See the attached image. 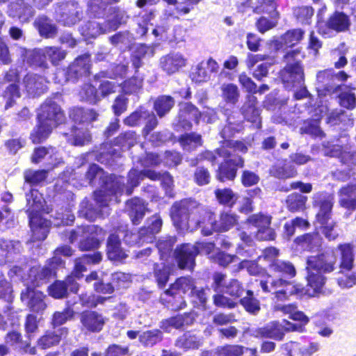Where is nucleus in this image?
Listing matches in <instances>:
<instances>
[{"mask_svg": "<svg viewBox=\"0 0 356 356\" xmlns=\"http://www.w3.org/2000/svg\"><path fill=\"white\" fill-rule=\"evenodd\" d=\"M154 54V49L144 44H138L132 56V63L136 69L142 65V59L146 57H152Z\"/></svg>", "mask_w": 356, "mask_h": 356, "instance_id": "nucleus-58", "label": "nucleus"}, {"mask_svg": "<svg viewBox=\"0 0 356 356\" xmlns=\"http://www.w3.org/2000/svg\"><path fill=\"white\" fill-rule=\"evenodd\" d=\"M289 314L290 318L294 321V323H291L286 320H284L283 323L273 321L268 323L264 327L259 328L257 334L261 337L281 341L287 332L297 331L302 332L305 330V325L309 322V318L305 313Z\"/></svg>", "mask_w": 356, "mask_h": 356, "instance_id": "nucleus-9", "label": "nucleus"}, {"mask_svg": "<svg viewBox=\"0 0 356 356\" xmlns=\"http://www.w3.org/2000/svg\"><path fill=\"white\" fill-rule=\"evenodd\" d=\"M296 240L303 248L309 251L318 250L322 245V238L318 233L307 234Z\"/></svg>", "mask_w": 356, "mask_h": 356, "instance_id": "nucleus-55", "label": "nucleus"}, {"mask_svg": "<svg viewBox=\"0 0 356 356\" xmlns=\"http://www.w3.org/2000/svg\"><path fill=\"white\" fill-rule=\"evenodd\" d=\"M213 249L214 244L211 242H197L194 245L186 243L177 247L174 255L180 268L191 270L198 254H210Z\"/></svg>", "mask_w": 356, "mask_h": 356, "instance_id": "nucleus-11", "label": "nucleus"}, {"mask_svg": "<svg viewBox=\"0 0 356 356\" xmlns=\"http://www.w3.org/2000/svg\"><path fill=\"white\" fill-rule=\"evenodd\" d=\"M85 181L92 187H99L94 192L95 200L99 206L108 205L113 200V185L120 184L115 182V175H108L97 164L89 165L85 174Z\"/></svg>", "mask_w": 356, "mask_h": 356, "instance_id": "nucleus-6", "label": "nucleus"}, {"mask_svg": "<svg viewBox=\"0 0 356 356\" xmlns=\"http://www.w3.org/2000/svg\"><path fill=\"white\" fill-rule=\"evenodd\" d=\"M147 178L152 181H161V184L165 190L166 195L173 197V179L168 172L161 173L151 170V172H147Z\"/></svg>", "mask_w": 356, "mask_h": 356, "instance_id": "nucleus-53", "label": "nucleus"}, {"mask_svg": "<svg viewBox=\"0 0 356 356\" xmlns=\"http://www.w3.org/2000/svg\"><path fill=\"white\" fill-rule=\"evenodd\" d=\"M102 259V254L96 252L93 254H84L82 257L76 259L74 262V277L79 278L82 276V273L87 270L88 267L91 264L99 263Z\"/></svg>", "mask_w": 356, "mask_h": 356, "instance_id": "nucleus-35", "label": "nucleus"}, {"mask_svg": "<svg viewBox=\"0 0 356 356\" xmlns=\"http://www.w3.org/2000/svg\"><path fill=\"white\" fill-rule=\"evenodd\" d=\"M0 250L6 256L8 262H17L21 260L23 246L20 241L0 238Z\"/></svg>", "mask_w": 356, "mask_h": 356, "instance_id": "nucleus-30", "label": "nucleus"}, {"mask_svg": "<svg viewBox=\"0 0 356 356\" xmlns=\"http://www.w3.org/2000/svg\"><path fill=\"white\" fill-rule=\"evenodd\" d=\"M195 280L191 277H180L161 294L160 301L172 312H178L186 305L182 294L188 296L195 289Z\"/></svg>", "mask_w": 356, "mask_h": 356, "instance_id": "nucleus-8", "label": "nucleus"}, {"mask_svg": "<svg viewBox=\"0 0 356 356\" xmlns=\"http://www.w3.org/2000/svg\"><path fill=\"white\" fill-rule=\"evenodd\" d=\"M81 321L90 332H98L102 330L105 319L99 313H81Z\"/></svg>", "mask_w": 356, "mask_h": 356, "instance_id": "nucleus-39", "label": "nucleus"}, {"mask_svg": "<svg viewBox=\"0 0 356 356\" xmlns=\"http://www.w3.org/2000/svg\"><path fill=\"white\" fill-rule=\"evenodd\" d=\"M27 93L33 97L40 95L47 90L45 79L36 74H27L23 79Z\"/></svg>", "mask_w": 356, "mask_h": 356, "instance_id": "nucleus-28", "label": "nucleus"}, {"mask_svg": "<svg viewBox=\"0 0 356 356\" xmlns=\"http://www.w3.org/2000/svg\"><path fill=\"white\" fill-rule=\"evenodd\" d=\"M8 13L9 15L13 17L26 19L33 16L34 10L32 6L24 0H15V1H10Z\"/></svg>", "mask_w": 356, "mask_h": 356, "instance_id": "nucleus-37", "label": "nucleus"}, {"mask_svg": "<svg viewBox=\"0 0 356 356\" xmlns=\"http://www.w3.org/2000/svg\"><path fill=\"white\" fill-rule=\"evenodd\" d=\"M211 287L216 293H226L233 297H239L244 291L242 284L237 280L227 281L225 276L221 273L214 274Z\"/></svg>", "mask_w": 356, "mask_h": 356, "instance_id": "nucleus-22", "label": "nucleus"}, {"mask_svg": "<svg viewBox=\"0 0 356 356\" xmlns=\"http://www.w3.org/2000/svg\"><path fill=\"white\" fill-rule=\"evenodd\" d=\"M271 217L263 213L254 214L249 217V224L257 230L251 232L259 241H269L275 238V232L270 227Z\"/></svg>", "mask_w": 356, "mask_h": 356, "instance_id": "nucleus-21", "label": "nucleus"}, {"mask_svg": "<svg viewBox=\"0 0 356 356\" xmlns=\"http://www.w3.org/2000/svg\"><path fill=\"white\" fill-rule=\"evenodd\" d=\"M187 58L179 51H170L159 59V67L168 75H172L186 67Z\"/></svg>", "mask_w": 356, "mask_h": 356, "instance_id": "nucleus-23", "label": "nucleus"}, {"mask_svg": "<svg viewBox=\"0 0 356 356\" xmlns=\"http://www.w3.org/2000/svg\"><path fill=\"white\" fill-rule=\"evenodd\" d=\"M20 52L27 63L32 67H38L41 70L49 68V63L45 56L44 48L28 50L20 47Z\"/></svg>", "mask_w": 356, "mask_h": 356, "instance_id": "nucleus-27", "label": "nucleus"}, {"mask_svg": "<svg viewBox=\"0 0 356 356\" xmlns=\"http://www.w3.org/2000/svg\"><path fill=\"white\" fill-rule=\"evenodd\" d=\"M162 225L161 218L158 214H155L147 219L146 225L141 228V229L145 230V237L147 243L153 242L155 235L161 231Z\"/></svg>", "mask_w": 356, "mask_h": 356, "instance_id": "nucleus-52", "label": "nucleus"}, {"mask_svg": "<svg viewBox=\"0 0 356 356\" xmlns=\"http://www.w3.org/2000/svg\"><path fill=\"white\" fill-rule=\"evenodd\" d=\"M350 22L348 15L341 12L334 13L327 19L326 26L337 32L346 31L349 29Z\"/></svg>", "mask_w": 356, "mask_h": 356, "instance_id": "nucleus-45", "label": "nucleus"}, {"mask_svg": "<svg viewBox=\"0 0 356 356\" xmlns=\"http://www.w3.org/2000/svg\"><path fill=\"white\" fill-rule=\"evenodd\" d=\"M115 6H108V3L103 0H88L87 13L94 18H105L106 19L115 16L116 13L110 11V8Z\"/></svg>", "mask_w": 356, "mask_h": 356, "instance_id": "nucleus-31", "label": "nucleus"}, {"mask_svg": "<svg viewBox=\"0 0 356 356\" xmlns=\"http://www.w3.org/2000/svg\"><path fill=\"white\" fill-rule=\"evenodd\" d=\"M271 176L278 179H289L294 177L297 175V170L293 165H289L286 161L277 162L269 169Z\"/></svg>", "mask_w": 356, "mask_h": 356, "instance_id": "nucleus-43", "label": "nucleus"}, {"mask_svg": "<svg viewBox=\"0 0 356 356\" xmlns=\"http://www.w3.org/2000/svg\"><path fill=\"white\" fill-rule=\"evenodd\" d=\"M68 141L76 146H83L91 140L88 127L74 126L70 132Z\"/></svg>", "mask_w": 356, "mask_h": 356, "instance_id": "nucleus-49", "label": "nucleus"}, {"mask_svg": "<svg viewBox=\"0 0 356 356\" xmlns=\"http://www.w3.org/2000/svg\"><path fill=\"white\" fill-rule=\"evenodd\" d=\"M64 261L58 257H53L44 266H33L29 273L28 282L30 285L27 286L39 287L47 284L56 275V270L63 267Z\"/></svg>", "mask_w": 356, "mask_h": 356, "instance_id": "nucleus-14", "label": "nucleus"}, {"mask_svg": "<svg viewBox=\"0 0 356 356\" xmlns=\"http://www.w3.org/2000/svg\"><path fill=\"white\" fill-rule=\"evenodd\" d=\"M90 54L81 55L69 65L66 70H57L55 81L60 84H64L67 81L74 83L80 78L90 74Z\"/></svg>", "mask_w": 356, "mask_h": 356, "instance_id": "nucleus-13", "label": "nucleus"}, {"mask_svg": "<svg viewBox=\"0 0 356 356\" xmlns=\"http://www.w3.org/2000/svg\"><path fill=\"white\" fill-rule=\"evenodd\" d=\"M179 106V113L172 122V127L175 131L190 130L192 128V120L199 123L201 113L196 106L189 102L181 103Z\"/></svg>", "mask_w": 356, "mask_h": 356, "instance_id": "nucleus-19", "label": "nucleus"}, {"mask_svg": "<svg viewBox=\"0 0 356 356\" xmlns=\"http://www.w3.org/2000/svg\"><path fill=\"white\" fill-rule=\"evenodd\" d=\"M219 65L212 58L202 61L193 70L191 77L196 83L206 82L211 79L213 73L218 72Z\"/></svg>", "mask_w": 356, "mask_h": 356, "instance_id": "nucleus-25", "label": "nucleus"}, {"mask_svg": "<svg viewBox=\"0 0 356 356\" xmlns=\"http://www.w3.org/2000/svg\"><path fill=\"white\" fill-rule=\"evenodd\" d=\"M126 208L133 224L140 223L147 210L145 202L138 197H134L127 201Z\"/></svg>", "mask_w": 356, "mask_h": 356, "instance_id": "nucleus-32", "label": "nucleus"}, {"mask_svg": "<svg viewBox=\"0 0 356 356\" xmlns=\"http://www.w3.org/2000/svg\"><path fill=\"white\" fill-rule=\"evenodd\" d=\"M179 143L184 149L192 151L202 145V136L195 132L185 134L179 138Z\"/></svg>", "mask_w": 356, "mask_h": 356, "instance_id": "nucleus-62", "label": "nucleus"}, {"mask_svg": "<svg viewBox=\"0 0 356 356\" xmlns=\"http://www.w3.org/2000/svg\"><path fill=\"white\" fill-rule=\"evenodd\" d=\"M268 267H269L270 271L274 273L277 276L281 277L280 278H278V280L283 279V280L287 281L288 282L291 283L292 285H295L292 282L287 280V279H291V278L295 277V275L296 274V268L292 263H291L290 261H283V260H280H280H274L270 264H268ZM270 279H273L274 280H277V279H275L271 276H268L266 280H261L259 284H260V286L262 289L263 291H264L266 293H271L273 294H275V297L278 300H282V298H285L286 296H289V295H297L298 296H300V295L297 294L296 293H293L291 294L286 293H278L273 292V291H264L261 286V283L267 282ZM296 285H301V284H296Z\"/></svg>", "mask_w": 356, "mask_h": 356, "instance_id": "nucleus-16", "label": "nucleus"}, {"mask_svg": "<svg viewBox=\"0 0 356 356\" xmlns=\"http://www.w3.org/2000/svg\"><path fill=\"white\" fill-rule=\"evenodd\" d=\"M53 129L50 125L38 121L37 125L31 133L30 138L35 144L42 143L49 136Z\"/></svg>", "mask_w": 356, "mask_h": 356, "instance_id": "nucleus-57", "label": "nucleus"}, {"mask_svg": "<svg viewBox=\"0 0 356 356\" xmlns=\"http://www.w3.org/2000/svg\"><path fill=\"white\" fill-rule=\"evenodd\" d=\"M175 104V101L171 96L160 95L154 102V109L157 115L162 118L170 113Z\"/></svg>", "mask_w": 356, "mask_h": 356, "instance_id": "nucleus-54", "label": "nucleus"}, {"mask_svg": "<svg viewBox=\"0 0 356 356\" xmlns=\"http://www.w3.org/2000/svg\"><path fill=\"white\" fill-rule=\"evenodd\" d=\"M102 229L97 225H82L68 233V240L71 243L79 240V248L82 251L92 250L99 248V236L102 234Z\"/></svg>", "mask_w": 356, "mask_h": 356, "instance_id": "nucleus-12", "label": "nucleus"}, {"mask_svg": "<svg viewBox=\"0 0 356 356\" xmlns=\"http://www.w3.org/2000/svg\"><path fill=\"white\" fill-rule=\"evenodd\" d=\"M147 172H151V170H138L132 168L128 173L127 184L124 183V178L123 177L115 175V181H119L120 184L113 185V191H112L113 198L115 197L117 201L118 195H122L124 193L130 195L133 193L134 189L139 185L140 182L145 178H147Z\"/></svg>", "mask_w": 356, "mask_h": 356, "instance_id": "nucleus-17", "label": "nucleus"}, {"mask_svg": "<svg viewBox=\"0 0 356 356\" xmlns=\"http://www.w3.org/2000/svg\"><path fill=\"white\" fill-rule=\"evenodd\" d=\"M145 230L141 229L137 232L129 231L126 227H122L117 231V234L120 235V238L122 237L124 243L129 245H142L146 242L145 237Z\"/></svg>", "mask_w": 356, "mask_h": 356, "instance_id": "nucleus-44", "label": "nucleus"}, {"mask_svg": "<svg viewBox=\"0 0 356 356\" xmlns=\"http://www.w3.org/2000/svg\"><path fill=\"white\" fill-rule=\"evenodd\" d=\"M221 112L227 116V123L220 132V136L225 140L223 145L225 143L232 138L234 134L241 129V122L236 121L234 116L231 114V111L226 108H222Z\"/></svg>", "mask_w": 356, "mask_h": 356, "instance_id": "nucleus-36", "label": "nucleus"}, {"mask_svg": "<svg viewBox=\"0 0 356 356\" xmlns=\"http://www.w3.org/2000/svg\"><path fill=\"white\" fill-rule=\"evenodd\" d=\"M339 197L342 207L348 209H356V184L341 188Z\"/></svg>", "mask_w": 356, "mask_h": 356, "instance_id": "nucleus-51", "label": "nucleus"}, {"mask_svg": "<svg viewBox=\"0 0 356 356\" xmlns=\"http://www.w3.org/2000/svg\"><path fill=\"white\" fill-rule=\"evenodd\" d=\"M69 115L74 122L83 127H88L90 124L97 120L99 115L95 110L82 107L71 108Z\"/></svg>", "mask_w": 356, "mask_h": 356, "instance_id": "nucleus-29", "label": "nucleus"}, {"mask_svg": "<svg viewBox=\"0 0 356 356\" xmlns=\"http://www.w3.org/2000/svg\"><path fill=\"white\" fill-rule=\"evenodd\" d=\"M336 257L332 250L326 251L320 254L310 256L307 259V268L308 270L307 284L292 285L287 281L280 279L262 282L261 286L264 291H273L278 293H296L300 297L305 295L313 297L320 293L325 284V278L322 273H328L335 268Z\"/></svg>", "mask_w": 356, "mask_h": 356, "instance_id": "nucleus-1", "label": "nucleus"}, {"mask_svg": "<svg viewBox=\"0 0 356 356\" xmlns=\"http://www.w3.org/2000/svg\"><path fill=\"white\" fill-rule=\"evenodd\" d=\"M346 111L342 110H335L328 114L327 122L331 126L343 124L344 127H352L353 125V119L350 118Z\"/></svg>", "mask_w": 356, "mask_h": 356, "instance_id": "nucleus-56", "label": "nucleus"}, {"mask_svg": "<svg viewBox=\"0 0 356 356\" xmlns=\"http://www.w3.org/2000/svg\"><path fill=\"white\" fill-rule=\"evenodd\" d=\"M248 151L247 146L241 141L227 140L225 145L216 149L215 152L206 151L202 157L210 161L212 163L216 161V156L224 159L217 171L216 177L222 182L234 180L238 168L244 165L243 159L237 152L245 153Z\"/></svg>", "mask_w": 356, "mask_h": 356, "instance_id": "nucleus-2", "label": "nucleus"}, {"mask_svg": "<svg viewBox=\"0 0 356 356\" xmlns=\"http://www.w3.org/2000/svg\"><path fill=\"white\" fill-rule=\"evenodd\" d=\"M304 55L300 50H291L284 56L286 66L280 71V78L286 87H298L295 91L294 98L297 100L309 96L305 86L303 67L301 65Z\"/></svg>", "mask_w": 356, "mask_h": 356, "instance_id": "nucleus-5", "label": "nucleus"}, {"mask_svg": "<svg viewBox=\"0 0 356 356\" xmlns=\"http://www.w3.org/2000/svg\"><path fill=\"white\" fill-rule=\"evenodd\" d=\"M209 293V289H199L195 286V289L193 290V292L189 295L192 298L194 307L198 309L206 310L207 309V297Z\"/></svg>", "mask_w": 356, "mask_h": 356, "instance_id": "nucleus-60", "label": "nucleus"}, {"mask_svg": "<svg viewBox=\"0 0 356 356\" xmlns=\"http://www.w3.org/2000/svg\"><path fill=\"white\" fill-rule=\"evenodd\" d=\"M239 236L243 243L238 245L236 253L245 257H252L254 249L253 248V241L251 236L243 232L240 233Z\"/></svg>", "mask_w": 356, "mask_h": 356, "instance_id": "nucleus-64", "label": "nucleus"}, {"mask_svg": "<svg viewBox=\"0 0 356 356\" xmlns=\"http://www.w3.org/2000/svg\"><path fill=\"white\" fill-rule=\"evenodd\" d=\"M95 202L98 206L97 207L93 206L88 200H83L79 204L78 216L89 221H94L100 214V208L108 206H99L96 200Z\"/></svg>", "mask_w": 356, "mask_h": 356, "instance_id": "nucleus-50", "label": "nucleus"}, {"mask_svg": "<svg viewBox=\"0 0 356 356\" xmlns=\"http://www.w3.org/2000/svg\"><path fill=\"white\" fill-rule=\"evenodd\" d=\"M307 197L298 193H293L287 196L286 204L291 212L302 211L305 208Z\"/></svg>", "mask_w": 356, "mask_h": 356, "instance_id": "nucleus-61", "label": "nucleus"}, {"mask_svg": "<svg viewBox=\"0 0 356 356\" xmlns=\"http://www.w3.org/2000/svg\"><path fill=\"white\" fill-rule=\"evenodd\" d=\"M26 212L32 238L36 241L44 240L49 233L50 222L41 216V213H50L42 195L36 189H31L26 193Z\"/></svg>", "mask_w": 356, "mask_h": 356, "instance_id": "nucleus-4", "label": "nucleus"}, {"mask_svg": "<svg viewBox=\"0 0 356 356\" xmlns=\"http://www.w3.org/2000/svg\"><path fill=\"white\" fill-rule=\"evenodd\" d=\"M67 334V329L61 327L56 330L48 331L38 341V344L42 349H47L59 343L63 337Z\"/></svg>", "mask_w": 356, "mask_h": 356, "instance_id": "nucleus-38", "label": "nucleus"}, {"mask_svg": "<svg viewBox=\"0 0 356 356\" xmlns=\"http://www.w3.org/2000/svg\"><path fill=\"white\" fill-rule=\"evenodd\" d=\"M34 26L40 35L46 38H54L58 32L57 27L52 23L51 19L44 15H40L35 19Z\"/></svg>", "mask_w": 356, "mask_h": 356, "instance_id": "nucleus-41", "label": "nucleus"}, {"mask_svg": "<svg viewBox=\"0 0 356 356\" xmlns=\"http://www.w3.org/2000/svg\"><path fill=\"white\" fill-rule=\"evenodd\" d=\"M176 243L175 236L161 237L156 243L161 259L167 260L170 256L173 246Z\"/></svg>", "mask_w": 356, "mask_h": 356, "instance_id": "nucleus-63", "label": "nucleus"}, {"mask_svg": "<svg viewBox=\"0 0 356 356\" xmlns=\"http://www.w3.org/2000/svg\"><path fill=\"white\" fill-rule=\"evenodd\" d=\"M107 255L110 260L121 261L127 257L125 251L121 248L120 235L111 234L107 240Z\"/></svg>", "mask_w": 356, "mask_h": 356, "instance_id": "nucleus-34", "label": "nucleus"}, {"mask_svg": "<svg viewBox=\"0 0 356 356\" xmlns=\"http://www.w3.org/2000/svg\"><path fill=\"white\" fill-rule=\"evenodd\" d=\"M110 11L116 13L115 16L99 23L89 20L79 26L80 33L86 38H95L101 34H106L118 29L124 22V12L119 7L111 8Z\"/></svg>", "mask_w": 356, "mask_h": 356, "instance_id": "nucleus-10", "label": "nucleus"}, {"mask_svg": "<svg viewBox=\"0 0 356 356\" xmlns=\"http://www.w3.org/2000/svg\"><path fill=\"white\" fill-rule=\"evenodd\" d=\"M47 298L42 293L31 286H26L21 293V300L26 304L31 312H42L47 307Z\"/></svg>", "mask_w": 356, "mask_h": 356, "instance_id": "nucleus-24", "label": "nucleus"}, {"mask_svg": "<svg viewBox=\"0 0 356 356\" xmlns=\"http://www.w3.org/2000/svg\"><path fill=\"white\" fill-rule=\"evenodd\" d=\"M334 195L326 192H319L314 195V207L318 208L316 220L321 225L322 234L329 241L339 236L336 223L332 219Z\"/></svg>", "mask_w": 356, "mask_h": 356, "instance_id": "nucleus-7", "label": "nucleus"}, {"mask_svg": "<svg viewBox=\"0 0 356 356\" xmlns=\"http://www.w3.org/2000/svg\"><path fill=\"white\" fill-rule=\"evenodd\" d=\"M348 137L346 135L338 138L335 142L327 141L322 143V151L325 156L335 157L339 160L348 146Z\"/></svg>", "mask_w": 356, "mask_h": 356, "instance_id": "nucleus-33", "label": "nucleus"}, {"mask_svg": "<svg viewBox=\"0 0 356 356\" xmlns=\"http://www.w3.org/2000/svg\"><path fill=\"white\" fill-rule=\"evenodd\" d=\"M111 44L122 51L129 50L135 44V38L129 31H120L109 37Z\"/></svg>", "mask_w": 356, "mask_h": 356, "instance_id": "nucleus-42", "label": "nucleus"}, {"mask_svg": "<svg viewBox=\"0 0 356 356\" xmlns=\"http://www.w3.org/2000/svg\"><path fill=\"white\" fill-rule=\"evenodd\" d=\"M338 250L340 252L341 272L351 270L355 260L353 245L350 243L340 244L338 245Z\"/></svg>", "mask_w": 356, "mask_h": 356, "instance_id": "nucleus-46", "label": "nucleus"}, {"mask_svg": "<svg viewBox=\"0 0 356 356\" xmlns=\"http://www.w3.org/2000/svg\"><path fill=\"white\" fill-rule=\"evenodd\" d=\"M237 221L236 216L231 211H224L220 214L218 221L215 220L213 214L207 211L205 224L202 226V233L204 236H210L213 232H227Z\"/></svg>", "mask_w": 356, "mask_h": 356, "instance_id": "nucleus-18", "label": "nucleus"}, {"mask_svg": "<svg viewBox=\"0 0 356 356\" xmlns=\"http://www.w3.org/2000/svg\"><path fill=\"white\" fill-rule=\"evenodd\" d=\"M56 19L63 26H72L79 22L83 17V9L75 0L63 1L54 5Z\"/></svg>", "mask_w": 356, "mask_h": 356, "instance_id": "nucleus-15", "label": "nucleus"}, {"mask_svg": "<svg viewBox=\"0 0 356 356\" xmlns=\"http://www.w3.org/2000/svg\"><path fill=\"white\" fill-rule=\"evenodd\" d=\"M315 118L312 120L305 122L304 125L301 127V131L303 133L309 134L314 136H321L323 131L319 126L320 119L327 112V108L321 106L315 109Z\"/></svg>", "mask_w": 356, "mask_h": 356, "instance_id": "nucleus-40", "label": "nucleus"}, {"mask_svg": "<svg viewBox=\"0 0 356 356\" xmlns=\"http://www.w3.org/2000/svg\"><path fill=\"white\" fill-rule=\"evenodd\" d=\"M318 87L323 88L327 92H337L341 85L334 83L333 69L319 71L316 74Z\"/></svg>", "mask_w": 356, "mask_h": 356, "instance_id": "nucleus-47", "label": "nucleus"}, {"mask_svg": "<svg viewBox=\"0 0 356 356\" xmlns=\"http://www.w3.org/2000/svg\"><path fill=\"white\" fill-rule=\"evenodd\" d=\"M221 96L227 104L235 105L238 101L240 92L238 87L234 83H223L221 87Z\"/></svg>", "mask_w": 356, "mask_h": 356, "instance_id": "nucleus-59", "label": "nucleus"}, {"mask_svg": "<svg viewBox=\"0 0 356 356\" xmlns=\"http://www.w3.org/2000/svg\"><path fill=\"white\" fill-rule=\"evenodd\" d=\"M170 217L179 232H194L205 224L207 211L195 200L186 198L173 203Z\"/></svg>", "mask_w": 356, "mask_h": 356, "instance_id": "nucleus-3", "label": "nucleus"}, {"mask_svg": "<svg viewBox=\"0 0 356 356\" xmlns=\"http://www.w3.org/2000/svg\"><path fill=\"white\" fill-rule=\"evenodd\" d=\"M40 123H46L55 128L65 120V115L60 106L52 99H47L41 105L37 115Z\"/></svg>", "mask_w": 356, "mask_h": 356, "instance_id": "nucleus-20", "label": "nucleus"}, {"mask_svg": "<svg viewBox=\"0 0 356 356\" xmlns=\"http://www.w3.org/2000/svg\"><path fill=\"white\" fill-rule=\"evenodd\" d=\"M49 293L55 298H63L69 292L76 293L79 290V284L74 277H67L64 281H56L48 287Z\"/></svg>", "mask_w": 356, "mask_h": 356, "instance_id": "nucleus-26", "label": "nucleus"}, {"mask_svg": "<svg viewBox=\"0 0 356 356\" xmlns=\"http://www.w3.org/2000/svg\"><path fill=\"white\" fill-rule=\"evenodd\" d=\"M192 313H178L175 316L163 321L161 327L165 332H170L172 328L179 329L184 325H188L191 323L193 317L191 316Z\"/></svg>", "mask_w": 356, "mask_h": 356, "instance_id": "nucleus-48", "label": "nucleus"}]
</instances>
